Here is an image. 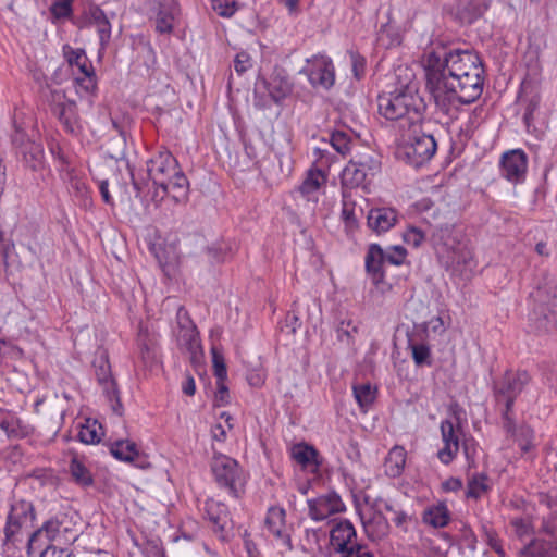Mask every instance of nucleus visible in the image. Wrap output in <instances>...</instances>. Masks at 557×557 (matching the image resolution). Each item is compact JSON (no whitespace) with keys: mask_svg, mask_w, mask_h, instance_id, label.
<instances>
[{"mask_svg":"<svg viewBox=\"0 0 557 557\" xmlns=\"http://www.w3.org/2000/svg\"><path fill=\"white\" fill-rule=\"evenodd\" d=\"M341 216L347 232H354L357 228L358 220L355 215V210L347 202L343 203Z\"/></svg>","mask_w":557,"mask_h":557,"instance_id":"nucleus-48","label":"nucleus"},{"mask_svg":"<svg viewBox=\"0 0 557 557\" xmlns=\"http://www.w3.org/2000/svg\"><path fill=\"white\" fill-rule=\"evenodd\" d=\"M552 284H557V282L555 280H550L544 286H540L535 293V295H536L541 290H544V295L546 296V307H550V304L553 302Z\"/></svg>","mask_w":557,"mask_h":557,"instance_id":"nucleus-56","label":"nucleus"},{"mask_svg":"<svg viewBox=\"0 0 557 557\" xmlns=\"http://www.w3.org/2000/svg\"><path fill=\"white\" fill-rule=\"evenodd\" d=\"M283 3L290 12L296 11L299 4V0H278Z\"/></svg>","mask_w":557,"mask_h":557,"instance_id":"nucleus-64","label":"nucleus"},{"mask_svg":"<svg viewBox=\"0 0 557 557\" xmlns=\"http://www.w3.org/2000/svg\"><path fill=\"white\" fill-rule=\"evenodd\" d=\"M174 13L161 9L156 17V30L160 34H170L173 29Z\"/></svg>","mask_w":557,"mask_h":557,"instance_id":"nucleus-44","label":"nucleus"},{"mask_svg":"<svg viewBox=\"0 0 557 557\" xmlns=\"http://www.w3.org/2000/svg\"><path fill=\"white\" fill-rule=\"evenodd\" d=\"M440 428L443 447L437 451V457L444 465H449L459 451V436L450 420H443Z\"/></svg>","mask_w":557,"mask_h":557,"instance_id":"nucleus-22","label":"nucleus"},{"mask_svg":"<svg viewBox=\"0 0 557 557\" xmlns=\"http://www.w3.org/2000/svg\"><path fill=\"white\" fill-rule=\"evenodd\" d=\"M205 516L212 524V530L222 540L228 536L232 530V520L225 504L212 498L205 503Z\"/></svg>","mask_w":557,"mask_h":557,"instance_id":"nucleus-17","label":"nucleus"},{"mask_svg":"<svg viewBox=\"0 0 557 557\" xmlns=\"http://www.w3.org/2000/svg\"><path fill=\"white\" fill-rule=\"evenodd\" d=\"M397 222V213L392 208H373L369 211L367 223L376 234L389 231Z\"/></svg>","mask_w":557,"mask_h":557,"instance_id":"nucleus-24","label":"nucleus"},{"mask_svg":"<svg viewBox=\"0 0 557 557\" xmlns=\"http://www.w3.org/2000/svg\"><path fill=\"white\" fill-rule=\"evenodd\" d=\"M330 557H375L373 550L364 543L358 541L354 524L342 519L330 530Z\"/></svg>","mask_w":557,"mask_h":557,"instance_id":"nucleus-4","label":"nucleus"},{"mask_svg":"<svg viewBox=\"0 0 557 557\" xmlns=\"http://www.w3.org/2000/svg\"><path fill=\"white\" fill-rule=\"evenodd\" d=\"M366 269L374 285L379 286L384 283L386 263L384 261V250L380 245H370L366 256Z\"/></svg>","mask_w":557,"mask_h":557,"instance_id":"nucleus-23","label":"nucleus"},{"mask_svg":"<svg viewBox=\"0 0 557 557\" xmlns=\"http://www.w3.org/2000/svg\"><path fill=\"white\" fill-rule=\"evenodd\" d=\"M422 521L435 529L444 528L450 521V513L444 503H438L424 509Z\"/></svg>","mask_w":557,"mask_h":557,"instance_id":"nucleus-28","label":"nucleus"},{"mask_svg":"<svg viewBox=\"0 0 557 557\" xmlns=\"http://www.w3.org/2000/svg\"><path fill=\"white\" fill-rule=\"evenodd\" d=\"M20 153L27 168L33 171H41L44 169L45 153L42 146L34 140L20 143Z\"/></svg>","mask_w":557,"mask_h":557,"instance_id":"nucleus-27","label":"nucleus"},{"mask_svg":"<svg viewBox=\"0 0 557 557\" xmlns=\"http://www.w3.org/2000/svg\"><path fill=\"white\" fill-rule=\"evenodd\" d=\"M351 161L356 164L361 172L364 173L366 177L374 176L381 168V162L376 156L367 152L359 156H355Z\"/></svg>","mask_w":557,"mask_h":557,"instance_id":"nucleus-35","label":"nucleus"},{"mask_svg":"<svg viewBox=\"0 0 557 557\" xmlns=\"http://www.w3.org/2000/svg\"><path fill=\"white\" fill-rule=\"evenodd\" d=\"M85 24L94 27L99 36L100 48L104 50L111 40L112 26L109 15L98 5L89 4L84 13Z\"/></svg>","mask_w":557,"mask_h":557,"instance_id":"nucleus-18","label":"nucleus"},{"mask_svg":"<svg viewBox=\"0 0 557 557\" xmlns=\"http://www.w3.org/2000/svg\"><path fill=\"white\" fill-rule=\"evenodd\" d=\"M48 101L52 114L62 123L64 131L70 134L79 133L81 124L75 101L67 99L65 92L60 89L51 90Z\"/></svg>","mask_w":557,"mask_h":557,"instance_id":"nucleus-12","label":"nucleus"},{"mask_svg":"<svg viewBox=\"0 0 557 557\" xmlns=\"http://www.w3.org/2000/svg\"><path fill=\"white\" fill-rule=\"evenodd\" d=\"M5 185V168L2 164V160L0 159V196L2 195L4 190Z\"/></svg>","mask_w":557,"mask_h":557,"instance_id":"nucleus-63","label":"nucleus"},{"mask_svg":"<svg viewBox=\"0 0 557 557\" xmlns=\"http://www.w3.org/2000/svg\"><path fill=\"white\" fill-rule=\"evenodd\" d=\"M487 488L486 476L483 474L475 475L469 480L466 495L469 498L476 499L480 498Z\"/></svg>","mask_w":557,"mask_h":557,"instance_id":"nucleus-43","label":"nucleus"},{"mask_svg":"<svg viewBox=\"0 0 557 557\" xmlns=\"http://www.w3.org/2000/svg\"><path fill=\"white\" fill-rule=\"evenodd\" d=\"M424 71L426 88L443 112L447 113L455 102H474L483 91L484 69L473 51H432L424 61Z\"/></svg>","mask_w":557,"mask_h":557,"instance_id":"nucleus-1","label":"nucleus"},{"mask_svg":"<svg viewBox=\"0 0 557 557\" xmlns=\"http://www.w3.org/2000/svg\"><path fill=\"white\" fill-rule=\"evenodd\" d=\"M75 532L70 528L65 519L58 517L50 518L36 531L29 535L30 545H45L46 543H57L64 545L76 540Z\"/></svg>","mask_w":557,"mask_h":557,"instance_id":"nucleus-10","label":"nucleus"},{"mask_svg":"<svg viewBox=\"0 0 557 557\" xmlns=\"http://www.w3.org/2000/svg\"><path fill=\"white\" fill-rule=\"evenodd\" d=\"M313 154L315 158V163L320 168L310 169L308 171L305 180L298 187V190L308 201L317 202L318 193L320 188L326 184L327 181V175L322 168H329L334 161V157L326 149L322 148H315L313 150Z\"/></svg>","mask_w":557,"mask_h":557,"instance_id":"nucleus-9","label":"nucleus"},{"mask_svg":"<svg viewBox=\"0 0 557 557\" xmlns=\"http://www.w3.org/2000/svg\"><path fill=\"white\" fill-rule=\"evenodd\" d=\"M539 101L537 100H531L529 104L525 108L524 114H523V121L527 126L530 125L531 121L533 120V113L537 109Z\"/></svg>","mask_w":557,"mask_h":557,"instance_id":"nucleus-58","label":"nucleus"},{"mask_svg":"<svg viewBox=\"0 0 557 557\" xmlns=\"http://www.w3.org/2000/svg\"><path fill=\"white\" fill-rule=\"evenodd\" d=\"M211 470L215 482L233 497H239L244 492L245 478L238 462L223 454L214 455Z\"/></svg>","mask_w":557,"mask_h":557,"instance_id":"nucleus-7","label":"nucleus"},{"mask_svg":"<svg viewBox=\"0 0 557 557\" xmlns=\"http://www.w3.org/2000/svg\"><path fill=\"white\" fill-rule=\"evenodd\" d=\"M528 169V156L521 149L503 153L500 158V174L511 183L522 182Z\"/></svg>","mask_w":557,"mask_h":557,"instance_id":"nucleus-15","label":"nucleus"},{"mask_svg":"<svg viewBox=\"0 0 557 557\" xmlns=\"http://www.w3.org/2000/svg\"><path fill=\"white\" fill-rule=\"evenodd\" d=\"M478 263L469 249L460 250L454 260V272L465 280H470L475 273Z\"/></svg>","mask_w":557,"mask_h":557,"instance_id":"nucleus-31","label":"nucleus"},{"mask_svg":"<svg viewBox=\"0 0 557 557\" xmlns=\"http://www.w3.org/2000/svg\"><path fill=\"white\" fill-rule=\"evenodd\" d=\"M50 14L54 20H65L73 15V2L57 0L50 5Z\"/></svg>","mask_w":557,"mask_h":557,"instance_id":"nucleus-45","label":"nucleus"},{"mask_svg":"<svg viewBox=\"0 0 557 557\" xmlns=\"http://www.w3.org/2000/svg\"><path fill=\"white\" fill-rule=\"evenodd\" d=\"M553 302L546 307V296L541 290L535 297L536 305L533 309L535 330L539 333H549L557 330V284H552Z\"/></svg>","mask_w":557,"mask_h":557,"instance_id":"nucleus-13","label":"nucleus"},{"mask_svg":"<svg viewBox=\"0 0 557 557\" xmlns=\"http://www.w3.org/2000/svg\"><path fill=\"white\" fill-rule=\"evenodd\" d=\"M182 391L187 396H193L196 392L195 380L190 374L186 375L185 381L182 384Z\"/></svg>","mask_w":557,"mask_h":557,"instance_id":"nucleus-57","label":"nucleus"},{"mask_svg":"<svg viewBox=\"0 0 557 557\" xmlns=\"http://www.w3.org/2000/svg\"><path fill=\"white\" fill-rule=\"evenodd\" d=\"M69 469L76 484L81 486H90L94 483L89 469L76 457L72 458Z\"/></svg>","mask_w":557,"mask_h":557,"instance_id":"nucleus-39","label":"nucleus"},{"mask_svg":"<svg viewBox=\"0 0 557 557\" xmlns=\"http://www.w3.org/2000/svg\"><path fill=\"white\" fill-rule=\"evenodd\" d=\"M208 253L212 257L213 260L220 262L224 260V252H222L221 249H218L215 247L208 248Z\"/></svg>","mask_w":557,"mask_h":557,"instance_id":"nucleus-62","label":"nucleus"},{"mask_svg":"<svg viewBox=\"0 0 557 557\" xmlns=\"http://www.w3.org/2000/svg\"><path fill=\"white\" fill-rule=\"evenodd\" d=\"M110 453L120 461L135 463L139 458V450L134 442L119 440L111 444Z\"/></svg>","mask_w":557,"mask_h":557,"instance_id":"nucleus-30","label":"nucleus"},{"mask_svg":"<svg viewBox=\"0 0 557 557\" xmlns=\"http://www.w3.org/2000/svg\"><path fill=\"white\" fill-rule=\"evenodd\" d=\"M407 251L403 246H393L384 251V261L386 264L400 265L405 262Z\"/></svg>","mask_w":557,"mask_h":557,"instance_id":"nucleus-46","label":"nucleus"},{"mask_svg":"<svg viewBox=\"0 0 557 557\" xmlns=\"http://www.w3.org/2000/svg\"><path fill=\"white\" fill-rule=\"evenodd\" d=\"M211 435L214 441L224 442L226 438V430L220 423L211 428Z\"/></svg>","mask_w":557,"mask_h":557,"instance_id":"nucleus-59","label":"nucleus"},{"mask_svg":"<svg viewBox=\"0 0 557 557\" xmlns=\"http://www.w3.org/2000/svg\"><path fill=\"white\" fill-rule=\"evenodd\" d=\"M409 348L412 352V359L418 367L423 364L431 366V349L425 344H412L409 342Z\"/></svg>","mask_w":557,"mask_h":557,"instance_id":"nucleus-42","label":"nucleus"},{"mask_svg":"<svg viewBox=\"0 0 557 557\" xmlns=\"http://www.w3.org/2000/svg\"><path fill=\"white\" fill-rule=\"evenodd\" d=\"M177 344L186 352L194 366L202 361L203 352L195 325H182L177 332Z\"/></svg>","mask_w":557,"mask_h":557,"instance_id":"nucleus-21","label":"nucleus"},{"mask_svg":"<svg viewBox=\"0 0 557 557\" xmlns=\"http://www.w3.org/2000/svg\"><path fill=\"white\" fill-rule=\"evenodd\" d=\"M148 175L157 187L153 200H162L170 195L174 202L182 203L188 199L189 183L180 170L176 159L169 152H159L147 164Z\"/></svg>","mask_w":557,"mask_h":557,"instance_id":"nucleus-3","label":"nucleus"},{"mask_svg":"<svg viewBox=\"0 0 557 557\" xmlns=\"http://www.w3.org/2000/svg\"><path fill=\"white\" fill-rule=\"evenodd\" d=\"M98 187H99V191L101 194L102 200L106 203L113 206V199L109 193L108 182L106 180L100 181Z\"/></svg>","mask_w":557,"mask_h":557,"instance_id":"nucleus-60","label":"nucleus"},{"mask_svg":"<svg viewBox=\"0 0 557 557\" xmlns=\"http://www.w3.org/2000/svg\"><path fill=\"white\" fill-rule=\"evenodd\" d=\"M409 141L404 147V154L409 164L419 168L429 162L436 152L437 143L433 135L422 129V123L416 127H406Z\"/></svg>","mask_w":557,"mask_h":557,"instance_id":"nucleus-6","label":"nucleus"},{"mask_svg":"<svg viewBox=\"0 0 557 557\" xmlns=\"http://www.w3.org/2000/svg\"><path fill=\"white\" fill-rule=\"evenodd\" d=\"M308 516L314 521H323L329 517L344 512L346 506L341 496L335 492L320 495L307 500Z\"/></svg>","mask_w":557,"mask_h":557,"instance_id":"nucleus-14","label":"nucleus"},{"mask_svg":"<svg viewBox=\"0 0 557 557\" xmlns=\"http://www.w3.org/2000/svg\"><path fill=\"white\" fill-rule=\"evenodd\" d=\"M292 458L302 468L317 472L321 466L320 454L311 445L306 443L295 444L290 450Z\"/></svg>","mask_w":557,"mask_h":557,"instance_id":"nucleus-25","label":"nucleus"},{"mask_svg":"<svg viewBox=\"0 0 557 557\" xmlns=\"http://www.w3.org/2000/svg\"><path fill=\"white\" fill-rule=\"evenodd\" d=\"M529 382L527 372L507 371L504 376L495 383V398L502 409L504 428L508 433L515 431V421L511 416L512 406L517 396L522 392Z\"/></svg>","mask_w":557,"mask_h":557,"instance_id":"nucleus-5","label":"nucleus"},{"mask_svg":"<svg viewBox=\"0 0 557 557\" xmlns=\"http://www.w3.org/2000/svg\"><path fill=\"white\" fill-rule=\"evenodd\" d=\"M442 487L445 492H457L462 487V482L458 478H449L443 482Z\"/></svg>","mask_w":557,"mask_h":557,"instance_id":"nucleus-55","label":"nucleus"},{"mask_svg":"<svg viewBox=\"0 0 557 557\" xmlns=\"http://www.w3.org/2000/svg\"><path fill=\"white\" fill-rule=\"evenodd\" d=\"M102 426L96 421L87 419L84 424L81 425L77 437L84 444H96L101 440L102 433L100 432Z\"/></svg>","mask_w":557,"mask_h":557,"instance_id":"nucleus-38","label":"nucleus"},{"mask_svg":"<svg viewBox=\"0 0 557 557\" xmlns=\"http://www.w3.org/2000/svg\"><path fill=\"white\" fill-rule=\"evenodd\" d=\"M384 509L392 515L391 520L396 525V528L407 533L409 525L412 522V516L401 509L399 506L388 502L384 504Z\"/></svg>","mask_w":557,"mask_h":557,"instance_id":"nucleus-37","label":"nucleus"},{"mask_svg":"<svg viewBox=\"0 0 557 557\" xmlns=\"http://www.w3.org/2000/svg\"><path fill=\"white\" fill-rule=\"evenodd\" d=\"M379 112L387 120L399 122V128L417 126L423 121L425 102L418 94L414 83L409 81L399 88L377 98Z\"/></svg>","mask_w":557,"mask_h":557,"instance_id":"nucleus-2","label":"nucleus"},{"mask_svg":"<svg viewBox=\"0 0 557 557\" xmlns=\"http://www.w3.org/2000/svg\"><path fill=\"white\" fill-rule=\"evenodd\" d=\"M521 557H557V543L536 540L521 552Z\"/></svg>","mask_w":557,"mask_h":557,"instance_id":"nucleus-33","label":"nucleus"},{"mask_svg":"<svg viewBox=\"0 0 557 557\" xmlns=\"http://www.w3.org/2000/svg\"><path fill=\"white\" fill-rule=\"evenodd\" d=\"M486 9L484 0H459L455 9V15L460 23L471 24L481 17Z\"/></svg>","mask_w":557,"mask_h":557,"instance_id":"nucleus-26","label":"nucleus"},{"mask_svg":"<svg viewBox=\"0 0 557 557\" xmlns=\"http://www.w3.org/2000/svg\"><path fill=\"white\" fill-rule=\"evenodd\" d=\"M64 57L67 63L73 67L76 66L77 70L84 75L83 78H76L78 85H81L87 92H90L96 87L94 67L91 63L88 61V58L83 49H74L69 45L63 47Z\"/></svg>","mask_w":557,"mask_h":557,"instance_id":"nucleus-16","label":"nucleus"},{"mask_svg":"<svg viewBox=\"0 0 557 557\" xmlns=\"http://www.w3.org/2000/svg\"><path fill=\"white\" fill-rule=\"evenodd\" d=\"M403 237L408 245L418 247L423 242L424 234L417 227H409Z\"/></svg>","mask_w":557,"mask_h":557,"instance_id":"nucleus-51","label":"nucleus"},{"mask_svg":"<svg viewBox=\"0 0 557 557\" xmlns=\"http://www.w3.org/2000/svg\"><path fill=\"white\" fill-rule=\"evenodd\" d=\"M285 509L281 507H270L265 518L267 529L277 539L288 537L285 525Z\"/></svg>","mask_w":557,"mask_h":557,"instance_id":"nucleus-29","label":"nucleus"},{"mask_svg":"<svg viewBox=\"0 0 557 557\" xmlns=\"http://www.w3.org/2000/svg\"><path fill=\"white\" fill-rule=\"evenodd\" d=\"M349 57L354 74L357 78H360L364 72L366 60L363 57H361L359 53L355 51H350Z\"/></svg>","mask_w":557,"mask_h":557,"instance_id":"nucleus-54","label":"nucleus"},{"mask_svg":"<svg viewBox=\"0 0 557 557\" xmlns=\"http://www.w3.org/2000/svg\"><path fill=\"white\" fill-rule=\"evenodd\" d=\"M330 144L341 156H346L350 151L351 137L344 131H334L330 137Z\"/></svg>","mask_w":557,"mask_h":557,"instance_id":"nucleus-40","label":"nucleus"},{"mask_svg":"<svg viewBox=\"0 0 557 557\" xmlns=\"http://www.w3.org/2000/svg\"><path fill=\"white\" fill-rule=\"evenodd\" d=\"M406 463V450L401 446L393 447L385 458V472L391 478L401 474Z\"/></svg>","mask_w":557,"mask_h":557,"instance_id":"nucleus-32","label":"nucleus"},{"mask_svg":"<svg viewBox=\"0 0 557 557\" xmlns=\"http://www.w3.org/2000/svg\"><path fill=\"white\" fill-rule=\"evenodd\" d=\"M358 332V325L351 318L343 319L337 327V338L349 344L354 339V335Z\"/></svg>","mask_w":557,"mask_h":557,"instance_id":"nucleus-41","label":"nucleus"},{"mask_svg":"<svg viewBox=\"0 0 557 557\" xmlns=\"http://www.w3.org/2000/svg\"><path fill=\"white\" fill-rule=\"evenodd\" d=\"M40 557H74L69 548L58 547L57 545H48L41 553Z\"/></svg>","mask_w":557,"mask_h":557,"instance_id":"nucleus-53","label":"nucleus"},{"mask_svg":"<svg viewBox=\"0 0 557 557\" xmlns=\"http://www.w3.org/2000/svg\"><path fill=\"white\" fill-rule=\"evenodd\" d=\"M367 180L364 173L351 160L342 172V185L347 188L362 186Z\"/></svg>","mask_w":557,"mask_h":557,"instance_id":"nucleus-34","label":"nucleus"},{"mask_svg":"<svg viewBox=\"0 0 557 557\" xmlns=\"http://www.w3.org/2000/svg\"><path fill=\"white\" fill-rule=\"evenodd\" d=\"M360 520L367 537L372 542H379L389 533L387 518L375 509L359 511Z\"/></svg>","mask_w":557,"mask_h":557,"instance_id":"nucleus-20","label":"nucleus"},{"mask_svg":"<svg viewBox=\"0 0 557 557\" xmlns=\"http://www.w3.org/2000/svg\"><path fill=\"white\" fill-rule=\"evenodd\" d=\"M97 381L102 387V392L110 403L112 411L121 417L123 414V406L120 399L116 382L111 376L110 364L107 360H100L96 369Z\"/></svg>","mask_w":557,"mask_h":557,"instance_id":"nucleus-19","label":"nucleus"},{"mask_svg":"<svg viewBox=\"0 0 557 557\" xmlns=\"http://www.w3.org/2000/svg\"><path fill=\"white\" fill-rule=\"evenodd\" d=\"M35 508L32 502L24 498H14L3 529L4 543L14 544L17 542L23 529L27 528L35 520Z\"/></svg>","mask_w":557,"mask_h":557,"instance_id":"nucleus-8","label":"nucleus"},{"mask_svg":"<svg viewBox=\"0 0 557 557\" xmlns=\"http://www.w3.org/2000/svg\"><path fill=\"white\" fill-rule=\"evenodd\" d=\"M176 318L180 327L182 325H194L193 322L189 320L187 311L183 307H180V309L177 310Z\"/></svg>","mask_w":557,"mask_h":557,"instance_id":"nucleus-61","label":"nucleus"},{"mask_svg":"<svg viewBox=\"0 0 557 557\" xmlns=\"http://www.w3.org/2000/svg\"><path fill=\"white\" fill-rule=\"evenodd\" d=\"M305 74L312 87L330 89L335 83L334 64L325 54H315L306 60V65L300 70Z\"/></svg>","mask_w":557,"mask_h":557,"instance_id":"nucleus-11","label":"nucleus"},{"mask_svg":"<svg viewBox=\"0 0 557 557\" xmlns=\"http://www.w3.org/2000/svg\"><path fill=\"white\" fill-rule=\"evenodd\" d=\"M352 393L359 407L363 410H367L376 398V388L370 383L354 385Z\"/></svg>","mask_w":557,"mask_h":557,"instance_id":"nucleus-36","label":"nucleus"},{"mask_svg":"<svg viewBox=\"0 0 557 557\" xmlns=\"http://www.w3.org/2000/svg\"><path fill=\"white\" fill-rule=\"evenodd\" d=\"M212 8L223 17H231L237 11V3L235 0H212Z\"/></svg>","mask_w":557,"mask_h":557,"instance_id":"nucleus-47","label":"nucleus"},{"mask_svg":"<svg viewBox=\"0 0 557 557\" xmlns=\"http://www.w3.org/2000/svg\"><path fill=\"white\" fill-rule=\"evenodd\" d=\"M212 362L216 381L226 380L227 370L224 358L214 347L212 348Z\"/></svg>","mask_w":557,"mask_h":557,"instance_id":"nucleus-49","label":"nucleus"},{"mask_svg":"<svg viewBox=\"0 0 557 557\" xmlns=\"http://www.w3.org/2000/svg\"><path fill=\"white\" fill-rule=\"evenodd\" d=\"M214 401L216 406H225L230 403V393L225 380L216 381Z\"/></svg>","mask_w":557,"mask_h":557,"instance_id":"nucleus-50","label":"nucleus"},{"mask_svg":"<svg viewBox=\"0 0 557 557\" xmlns=\"http://www.w3.org/2000/svg\"><path fill=\"white\" fill-rule=\"evenodd\" d=\"M251 66V59L247 52H239L234 60V69L238 74L245 73Z\"/></svg>","mask_w":557,"mask_h":557,"instance_id":"nucleus-52","label":"nucleus"}]
</instances>
